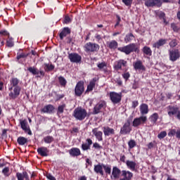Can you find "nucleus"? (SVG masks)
Listing matches in <instances>:
<instances>
[{"instance_id": "f257e3e1", "label": "nucleus", "mask_w": 180, "mask_h": 180, "mask_svg": "<svg viewBox=\"0 0 180 180\" xmlns=\"http://www.w3.org/2000/svg\"><path fill=\"white\" fill-rule=\"evenodd\" d=\"M18 85H19V79L12 77L10 80V87H8V91H11L8 94L10 99H16L20 95L22 88Z\"/></svg>"}, {"instance_id": "f03ea898", "label": "nucleus", "mask_w": 180, "mask_h": 180, "mask_svg": "<svg viewBox=\"0 0 180 180\" xmlns=\"http://www.w3.org/2000/svg\"><path fill=\"white\" fill-rule=\"evenodd\" d=\"M140 112L142 116L134 120L132 122V126L134 127H139V126H141V124H144L147 122V116H144V115H147L148 113V105L142 103L140 105Z\"/></svg>"}, {"instance_id": "7ed1b4c3", "label": "nucleus", "mask_w": 180, "mask_h": 180, "mask_svg": "<svg viewBox=\"0 0 180 180\" xmlns=\"http://www.w3.org/2000/svg\"><path fill=\"white\" fill-rule=\"evenodd\" d=\"M118 51H121V53H124L127 56L129 54H131V53H139L140 49L137 46V44L131 43L124 47L117 48Z\"/></svg>"}, {"instance_id": "20e7f679", "label": "nucleus", "mask_w": 180, "mask_h": 180, "mask_svg": "<svg viewBox=\"0 0 180 180\" xmlns=\"http://www.w3.org/2000/svg\"><path fill=\"white\" fill-rule=\"evenodd\" d=\"M167 112L169 117H174V116L180 122V109L177 105H168L167 107Z\"/></svg>"}, {"instance_id": "39448f33", "label": "nucleus", "mask_w": 180, "mask_h": 180, "mask_svg": "<svg viewBox=\"0 0 180 180\" xmlns=\"http://www.w3.org/2000/svg\"><path fill=\"white\" fill-rule=\"evenodd\" d=\"M87 115H88V112H86V110L80 107V108H77L74 110L72 116L77 120L82 121L85 120V117H86Z\"/></svg>"}, {"instance_id": "423d86ee", "label": "nucleus", "mask_w": 180, "mask_h": 180, "mask_svg": "<svg viewBox=\"0 0 180 180\" xmlns=\"http://www.w3.org/2000/svg\"><path fill=\"white\" fill-rule=\"evenodd\" d=\"M99 49H101L99 44L92 42H87L84 46L86 53H97L99 51Z\"/></svg>"}, {"instance_id": "0eeeda50", "label": "nucleus", "mask_w": 180, "mask_h": 180, "mask_svg": "<svg viewBox=\"0 0 180 180\" xmlns=\"http://www.w3.org/2000/svg\"><path fill=\"white\" fill-rule=\"evenodd\" d=\"M110 99L113 105H117L122 102V93H116L115 91L110 92Z\"/></svg>"}, {"instance_id": "6e6552de", "label": "nucleus", "mask_w": 180, "mask_h": 180, "mask_svg": "<svg viewBox=\"0 0 180 180\" xmlns=\"http://www.w3.org/2000/svg\"><path fill=\"white\" fill-rule=\"evenodd\" d=\"M84 84H85V83L84 82V81H79L77 83L76 86L75 88V96H82V94H84V92L85 91V87L84 86Z\"/></svg>"}, {"instance_id": "1a4fd4ad", "label": "nucleus", "mask_w": 180, "mask_h": 180, "mask_svg": "<svg viewBox=\"0 0 180 180\" xmlns=\"http://www.w3.org/2000/svg\"><path fill=\"white\" fill-rule=\"evenodd\" d=\"M145 6L147 8H161L162 6V1L161 0H145Z\"/></svg>"}, {"instance_id": "9d476101", "label": "nucleus", "mask_w": 180, "mask_h": 180, "mask_svg": "<svg viewBox=\"0 0 180 180\" xmlns=\"http://www.w3.org/2000/svg\"><path fill=\"white\" fill-rule=\"evenodd\" d=\"M20 124L22 130H23L25 133H27L29 136H32V130L30 129L27 120H20Z\"/></svg>"}, {"instance_id": "9b49d317", "label": "nucleus", "mask_w": 180, "mask_h": 180, "mask_svg": "<svg viewBox=\"0 0 180 180\" xmlns=\"http://www.w3.org/2000/svg\"><path fill=\"white\" fill-rule=\"evenodd\" d=\"M106 108V103L105 101H99L94 108L93 115H98L102 112V109H105Z\"/></svg>"}, {"instance_id": "f8f14e48", "label": "nucleus", "mask_w": 180, "mask_h": 180, "mask_svg": "<svg viewBox=\"0 0 180 180\" xmlns=\"http://www.w3.org/2000/svg\"><path fill=\"white\" fill-rule=\"evenodd\" d=\"M68 58L70 63H75L76 64L79 63L82 60V57L81 56V55L77 53H69Z\"/></svg>"}, {"instance_id": "ddd939ff", "label": "nucleus", "mask_w": 180, "mask_h": 180, "mask_svg": "<svg viewBox=\"0 0 180 180\" xmlns=\"http://www.w3.org/2000/svg\"><path fill=\"white\" fill-rule=\"evenodd\" d=\"M27 71L32 74V75H37V78H41V77H44L46 73L43 70L39 71V70L34 67H30L27 68Z\"/></svg>"}, {"instance_id": "4468645a", "label": "nucleus", "mask_w": 180, "mask_h": 180, "mask_svg": "<svg viewBox=\"0 0 180 180\" xmlns=\"http://www.w3.org/2000/svg\"><path fill=\"white\" fill-rule=\"evenodd\" d=\"M131 131V127H130V120H127V122L124 124L122 127L120 129V134H130V132Z\"/></svg>"}, {"instance_id": "2eb2a0df", "label": "nucleus", "mask_w": 180, "mask_h": 180, "mask_svg": "<svg viewBox=\"0 0 180 180\" xmlns=\"http://www.w3.org/2000/svg\"><path fill=\"white\" fill-rule=\"evenodd\" d=\"M169 56L170 61H176L180 57L179 50L172 49L169 51Z\"/></svg>"}, {"instance_id": "dca6fc26", "label": "nucleus", "mask_w": 180, "mask_h": 180, "mask_svg": "<svg viewBox=\"0 0 180 180\" xmlns=\"http://www.w3.org/2000/svg\"><path fill=\"white\" fill-rule=\"evenodd\" d=\"M120 175H122V170L119 169L117 167H112V174L110 176L111 179L114 180H117L120 179Z\"/></svg>"}, {"instance_id": "f3484780", "label": "nucleus", "mask_w": 180, "mask_h": 180, "mask_svg": "<svg viewBox=\"0 0 180 180\" xmlns=\"http://www.w3.org/2000/svg\"><path fill=\"white\" fill-rule=\"evenodd\" d=\"M121 175L123 176V178H121L119 180H131L134 174L129 170H122Z\"/></svg>"}, {"instance_id": "a211bd4d", "label": "nucleus", "mask_w": 180, "mask_h": 180, "mask_svg": "<svg viewBox=\"0 0 180 180\" xmlns=\"http://www.w3.org/2000/svg\"><path fill=\"white\" fill-rule=\"evenodd\" d=\"M27 57H29V53L23 52V49H20L19 51L17 53L16 61L17 63H19V64H22L20 59L27 58Z\"/></svg>"}, {"instance_id": "6ab92c4d", "label": "nucleus", "mask_w": 180, "mask_h": 180, "mask_svg": "<svg viewBox=\"0 0 180 180\" xmlns=\"http://www.w3.org/2000/svg\"><path fill=\"white\" fill-rule=\"evenodd\" d=\"M122 67H127V62L124 59L117 60L114 66V68L117 71H119L120 70H122Z\"/></svg>"}, {"instance_id": "aec40b11", "label": "nucleus", "mask_w": 180, "mask_h": 180, "mask_svg": "<svg viewBox=\"0 0 180 180\" xmlns=\"http://www.w3.org/2000/svg\"><path fill=\"white\" fill-rule=\"evenodd\" d=\"M96 81H98V78L94 77L89 82V84L87 85L86 94L88 92H92L94 91V88L96 86Z\"/></svg>"}, {"instance_id": "412c9836", "label": "nucleus", "mask_w": 180, "mask_h": 180, "mask_svg": "<svg viewBox=\"0 0 180 180\" xmlns=\"http://www.w3.org/2000/svg\"><path fill=\"white\" fill-rule=\"evenodd\" d=\"M56 110V108H54V105L49 104L45 105L41 110V112L42 113H49V115L54 112V110Z\"/></svg>"}, {"instance_id": "4be33fe9", "label": "nucleus", "mask_w": 180, "mask_h": 180, "mask_svg": "<svg viewBox=\"0 0 180 180\" xmlns=\"http://www.w3.org/2000/svg\"><path fill=\"white\" fill-rule=\"evenodd\" d=\"M37 153L41 157H49V153L50 150L47 147H40L37 148Z\"/></svg>"}, {"instance_id": "5701e85b", "label": "nucleus", "mask_w": 180, "mask_h": 180, "mask_svg": "<svg viewBox=\"0 0 180 180\" xmlns=\"http://www.w3.org/2000/svg\"><path fill=\"white\" fill-rule=\"evenodd\" d=\"M126 165L129 169L135 172L137 171V163L132 160H127Z\"/></svg>"}, {"instance_id": "b1692460", "label": "nucleus", "mask_w": 180, "mask_h": 180, "mask_svg": "<svg viewBox=\"0 0 180 180\" xmlns=\"http://www.w3.org/2000/svg\"><path fill=\"white\" fill-rule=\"evenodd\" d=\"M68 34H71V29L68 27H65L59 34V37L61 40H64V37H67Z\"/></svg>"}, {"instance_id": "393cba45", "label": "nucleus", "mask_w": 180, "mask_h": 180, "mask_svg": "<svg viewBox=\"0 0 180 180\" xmlns=\"http://www.w3.org/2000/svg\"><path fill=\"white\" fill-rule=\"evenodd\" d=\"M18 180H30V178H29V174H27V172H17L15 175Z\"/></svg>"}, {"instance_id": "a878e982", "label": "nucleus", "mask_w": 180, "mask_h": 180, "mask_svg": "<svg viewBox=\"0 0 180 180\" xmlns=\"http://www.w3.org/2000/svg\"><path fill=\"white\" fill-rule=\"evenodd\" d=\"M92 133L94 134L98 141H103V133L101 131H98V128L94 129Z\"/></svg>"}, {"instance_id": "bb28decb", "label": "nucleus", "mask_w": 180, "mask_h": 180, "mask_svg": "<svg viewBox=\"0 0 180 180\" xmlns=\"http://www.w3.org/2000/svg\"><path fill=\"white\" fill-rule=\"evenodd\" d=\"M94 171V172H96V174H99L100 175H101V176H103V164L99 163L98 165H95Z\"/></svg>"}, {"instance_id": "cd10ccee", "label": "nucleus", "mask_w": 180, "mask_h": 180, "mask_svg": "<svg viewBox=\"0 0 180 180\" xmlns=\"http://www.w3.org/2000/svg\"><path fill=\"white\" fill-rule=\"evenodd\" d=\"M103 131L105 137H109V136H112V134H115V129L108 126L103 127Z\"/></svg>"}, {"instance_id": "c85d7f7f", "label": "nucleus", "mask_w": 180, "mask_h": 180, "mask_svg": "<svg viewBox=\"0 0 180 180\" xmlns=\"http://www.w3.org/2000/svg\"><path fill=\"white\" fill-rule=\"evenodd\" d=\"M134 70H141V71H146V66L143 65L141 60H137L133 64Z\"/></svg>"}, {"instance_id": "c756f323", "label": "nucleus", "mask_w": 180, "mask_h": 180, "mask_svg": "<svg viewBox=\"0 0 180 180\" xmlns=\"http://www.w3.org/2000/svg\"><path fill=\"white\" fill-rule=\"evenodd\" d=\"M167 40L165 39H160L157 42L153 44V49H160L162 46L167 44Z\"/></svg>"}, {"instance_id": "7c9ffc66", "label": "nucleus", "mask_w": 180, "mask_h": 180, "mask_svg": "<svg viewBox=\"0 0 180 180\" xmlns=\"http://www.w3.org/2000/svg\"><path fill=\"white\" fill-rule=\"evenodd\" d=\"M69 154L71 157H79L81 155V150L78 148H72L69 150Z\"/></svg>"}, {"instance_id": "2f4dec72", "label": "nucleus", "mask_w": 180, "mask_h": 180, "mask_svg": "<svg viewBox=\"0 0 180 180\" xmlns=\"http://www.w3.org/2000/svg\"><path fill=\"white\" fill-rule=\"evenodd\" d=\"M92 139H87L86 140V143L82 144V150L83 151H87V150H91V146H92Z\"/></svg>"}, {"instance_id": "473e14b6", "label": "nucleus", "mask_w": 180, "mask_h": 180, "mask_svg": "<svg viewBox=\"0 0 180 180\" xmlns=\"http://www.w3.org/2000/svg\"><path fill=\"white\" fill-rule=\"evenodd\" d=\"M119 46V43L116 40H112L111 41L107 42V46L110 50H116Z\"/></svg>"}, {"instance_id": "72a5a7b5", "label": "nucleus", "mask_w": 180, "mask_h": 180, "mask_svg": "<svg viewBox=\"0 0 180 180\" xmlns=\"http://www.w3.org/2000/svg\"><path fill=\"white\" fill-rule=\"evenodd\" d=\"M160 116L158 113L154 112L152 115L149 117V120L152 123L153 126L157 124V120H158Z\"/></svg>"}, {"instance_id": "f704fd0d", "label": "nucleus", "mask_w": 180, "mask_h": 180, "mask_svg": "<svg viewBox=\"0 0 180 180\" xmlns=\"http://www.w3.org/2000/svg\"><path fill=\"white\" fill-rule=\"evenodd\" d=\"M29 140L27 138H25V136H19L17 139V143L19 144V146H26Z\"/></svg>"}, {"instance_id": "c9c22d12", "label": "nucleus", "mask_w": 180, "mask_h": 180, "mask_svg": "<svg viewBox=\"0 0 180 180\" xmlns=\"http://www.w3.org/2000/svg\"><path fill=\"white\" fill-rule=\"evenodd\" d=\"M58 81L60 86H62L63 88H65V86H67V79H65V77L59 76L58 77Z\"/></svg>"}, {"instance_id": "e433bc0d", "label": "nucleus", "mask_w": 180, "mask_h": 180, "mask_svg": "<svg viewBox=\"0 0 180 180\" xmlns=\"http://www.w3.org/2000/svg\"><path fill=\"white\" fill-rule=\"evenodd\" d=\"M142 51L143 54H145L146 56H149L150 57V56H153V51L151 50V48H150L149 46H143V48L142 49Z\"/></svg>"}, {"instance_id": "4c0bfd02", "label": "nucleus", "mask_w": 180, "mask_h": 180, "mask_svg": "<svg viewBox=\"0 0 180 180\" xmlns=\"http://www.w3.org/2000/svg\"><path fill=\"white\" fill-rule=\"evenodd\" d=\"M56 68V66L53 64L44 63V70L46 72H49V71H53Z\"/></svg>"}, {"instance_id": "58836bf2", "label": "nucleus", "mask_w": 180, "mask_h": 180, "mask_svg": "<svg viewBox=\"0 0 180 180\" xmlns=\"http://www.w3.org/2000/svg\"><path fill=\"white\" fill-rule=\"evenodd\" d=\"M133 39H136V37H134L133 33L131 32L126 34L124 40L125 43H130L133 40Z\"/></svg>"}, {"instance_id": "ea45409f", "label": "nucleus", "mask_w": 180, "mask_h": 180, "mask_svg": "<svg viewBox=\"0 0 180 180\" xmlns=\"http://www.w3.org/2000/svg\"><path fill=\"white\" fill-rule=\"evenodd\" d=\"M103 168L107 175L112 174V167L109 165H103Z\"/></svg>"}, {"instance_id": "a19ab883", "label": "nucleus", "mask_w": 180, "mask_h": 180, "mask_svg": "<svg viewBox=\"0 0 180 180\" xmlns=\"http://www.w3.org/2000/svg\"><path fill=\"white\" fill-rule=\"evenodd\" d=\"M44 143H46V144H51V143H53V141H54V137L51 136H46L45 137H44L43 139Z\"/></svg>"}, {"instance_id": "79ce46f5", "label": "nucleus", "mask_w": 180, "mask_h": 180, "mask_svg": "<svg viewBox=\"0 0 180 180\" xmlns=\"http://www.w3.org/2000/svg\"><path fill=\"white\" fill-rule=\"evenodd\" d=\"M159 19L163 20V22L165 23V25H168V21H167V18L165 17V13L164 12H160L158 15Z\"/></svg>"}, {"instance_id": "37998d69", "label": "nucleus", "mask_w": 180, "mask_h": 180, "mask_svg": "<svg viewBox=\"0 0 180 180\" xmlns=\"http://www.w3.org/2000/svg\"><path fill=\"white\" fill-rule=\"evenodd\" d=\"M65 108H67V105H65V103L58 105L57 112L58 115L64 113V109H65Z\"/></svg>"}, {"instance_id": "c03bdc74", "label": "nucleus", "mask_w": 180, "mask_h": 180, "mask_svg": "<svg viewBox=\"0 0 180 180\" xmlns=\"http://www.w3.org/2000/svg\"><path fill=\"white\" fill-rule=\"evenodd\" d=\"M7 47H13L15 44L13 43V38L8 37V39L6 40Z\"/></svg>"}, {"instance_id": "a18cd8bd", "label": "nucleus", "mask_w": 180, "mask_h": 180, "mask_svg": "<svg viewBox=\"0 0 180 180\" xmlns=\"http://www.w3.org/2000/svg\"><path fill=\"white\" fill-rule=\"evenodd\" d=\"M128 146H129V148L130 150H131V148H134V147H136V141L131 139L129 142H128Z\"/></svg>"}, {"instance_id": "49530a36", "label": "nucleus", "mask_w": 180, "mask_h": 180, "mask_svg": "<svg viewBox=\"0 0 180 180\" xmlns=\"http://www.w3.org/2000/svg\"><path fill=\"white\" fill-rule=\"evenodd\" d=\"M178 133V131L175 129H170L169 131L168 132V136L169 137H174V136L176 135V134Z\"/></svg>"}, {"instance_id": "de8ad7c7", "label": "nucleus", "mask_w": 180, "mask_h": 180, "mask_svg": "<svg viewBox=\"0 0 180 180\" xmlns=\"http://www.w3.org/2000/svg\"><path fill=\"white\" fill-rule=\"evenodd\" d=\"M169 46L172 48V49H174V47H176V46H178V41L174 39H172L169 43Z\"/></svg>"}, {"instance_id": "09e8293b", "label": "nucleus", "mask_w": 180, "mask_h": 180, "mask_svg": "<svg viewBox=\"0 0 180 180\" xmlns=\"http://www.w3.org/2000/svg\"><path fill=\"white\" fill-rule=\"evenodd\" d=\"M171 27L173 32L178 33L179 32V27L175 24V22L171 23Z\"/></svg>"}, {"instance_id": "8fccbe9b", "label": "nucleus", "mask_w": 180, "mask_h": 180, "mask_svg": "<svg viewBox=\"0 0 180 180\" xmlns=\"http://www.w3.org/2000/svg\"><path fill=\"white\" fill-rule=\"evenodd\" d=\"M97 67L100 70H103V68H106L108 67V64L105 62H102L97 64Z\"/></svg>"}, {"instance_id": "3c124183", "label": "nucleus", "mask_w": 180, "mask_h": 180, "mask_svg": "<svg viewBox=\"0 0 180 180\" xmlns=\"http://www.w3.org/2000/svg\"><path fill=\"white\" fill-rule=\"evenodd\" d=\"M123 4L125 6L131 7V4H133V0H122Z\"/></svg>"}, {"instance_id": "603ef678", "label": "nucleus", "mask_w": 180, "mask_h": 180, "mask_svg": "<svg viewBox=\"0 0 180 180\" xmlns=\"http://www.w3.org/2000/svg\"><path fill=\"white\" fill-rule=\"evenodd\" d=\"M165 137H167L166 131H162L158 135V138L160 139V140H162V139H165Z\"/></svg>"}, {"instance_id": "864d4df0", "label": "nucleus", "mask_w": 180, "mask_h": 180, "mask_svg": "<svg viewBox=\"0 0 180 180\" xmlns=\"http://www.w3.org/2000/svg\"><path fill=\"white\" fill-rule=\"evenodd\" d=\"M9 167H6L4 169H3L2 170V174H4V175L5 176H9Z\"/></svg>"}, {"instance_id": "5fc2aeb1", "label": "nucleus", "mask_w": 180, "mask_h": 180, "mask_svg": "<svg viewBox=\"0 0 180 180\" xmlns=\"http://www.w3.org/2000/svg\"><path fill=\"white\" fill-rule=\"evenodd\" d=\"M93 148H96V150H102V148H103L98 142H95L93 144Z\"/></svg>"}, {"instance_id": "6e6d98bb", "label": "nucleus", "mask_w": 180, "mask_h": 180, "mask_svg": "<svg viewBox=\"0 0 180 180\" xmlns=\"http://www.w3.org/2000/svg\"><path fill=\"white\" fill-rule=\"evenodd\" d=\"M122 77L125 81H129V78H130V73L129 72H127L125 73L122 74Z\"/></svg>"}, {"instance_id": "4d7b16f0", "label": "nucleus", "mask_w": 180, "mask_h": 180, "mask_svg": "<svg viewBox=\"0 0 180 180\" xmlns=\"http://www.w3.org/2000/svg\"><path fill=\"white\" fill-rule=\"evenodd\" d=\"M0 35L1 36H8V37H9V33L6 30H0Z\"/></svg>"}, {"instance_id": "13d9d810", "label": "nucleus", "mask_w": 180, "mask_h": 180, "mask_svg": "<svg viewBox=\"0 0 180 180\" xmlns=\"http://www.w3.org/2000/svg\"><path fill=\"white\" fill-rule=\"evenodd\" d=\"M46 178L49 180H57V179H56V177H54V176L51 175L50 173L46 174Z\"/></svg>"}, {"instance_id": "bf43d9fd", "label": "nucleus", "mask_w": 180, "mask_h": 180, "mask_svg": "<svg viewBox=\"0 0 180 180\" xmlns=\"http://www.w3.org/2000/svg\"><path fill=\"white\" fill-rule=\"evenodd\" d=\"M115 82L119 86H122V85H123V82L122 81V79L120 77L117 78Z\"/></svg>"}, {"instance_id": "052dcab7", "label": "nucleus", "mask_w": 180, "mask_h": 180, "mask_svg": "<svg viewBox=\"0 0 180 180\" xmlns=\"http://www.w3.org/2000/svg\"><path fill=\"white\" fill-rule=\"evenodd\" d=\"M137 106H139V101H132V106H131V108L133 109H136V108H137Z\"/></svg>"}, {"instance_id": "680f3d73", "label": "nucleus", "mask_w": 180, "mask_h": 180, "mask_svg": "<svg viewBox=\"0 0 180 180\" xmlns=\"http://www.w3.org/2000/svg\"><path fill=\"white\" fill-rule=\"evenodd\" d=\"M65 20V23H70V22H71V18H70V16L66 15L64 18Z\"/></svg>"}, {"instance_id": "e2e57ef3", "label": "nucleus", "mask_w": 180, "mask_h": 180, "mask_svg": "<svg viewBox=\"0 0 180 180\" xmlns=\"http://www.w3.org/2000/svg\"><path fill=\"white\" fill-rule=\"evenodd\" d=\"M120 160L121 161V162H124L126 164V156L124 155H121Z\"/></svg>"}, {"instance_id": "0e129e2a", "label": "nucleus", "mask_w": 180, "mask_h": 180, "mask_svg": "<svg viewBox=\"0 0 180 180\" xmlns=\"http://www.w3.org/2000/svg\"><path fill=\"white\" fill-rule=\"evenodd\" d=\"M147 147L149 150H151V148H154V143L153 142H150L148 145Z\"/></svg>"}, {"instance_id": "69168bd1", "label": "nucleus", "mask_w": 180, "mask_h": 180, "mask_svg": "<svg viewBox=\"0 0 180 180\" xmlns=\"http://www.w3.org/2000/svg\"><path fill=\"white\" fill-rule=\"evenodd\" d=\"M64 98V94H58L57 95V101H60V99H63Z\"/></svg>"}, {"instance_id": "338daca9", "label": "nucleus", "mask_w": 180, "mask_h": 180, "mask_svg": "<svg viewBox=\"0 0 180 180\" xmlns=\"http://www.w3.org/2000/svg\"><path fill=\"white\" fill-rule=\"evenodd\" d=\"M95 39H96V40H98V41H100V40H102V37H101V35L96 34L95 36Z\"/></svg>"}, {"instance_id": "774afa93", "label": "nucleus", "mask_w": 180, "mask_h": 180, "mask_svg": "<svg viewBox=\"0 0 180 180\" xmlns=\"http://www.w3.org/2000/svg\"><path fill=\"white\" fill-rule=\"evenodd\" d=\"M176 139H178L179 140H180V129L177 130Z\"/></svg>"}]
</instances>
